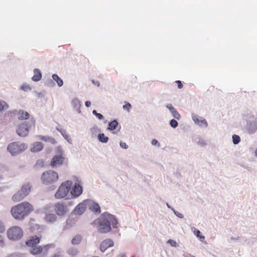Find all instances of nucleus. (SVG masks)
Instances as JSON below:
<instances>
[{"mask_svg": "<svg viewBox=\"0 0 257 257\" xmlns=\"http://www.w3.org/2000/svg\"><path fill=\"white\" fill-rule=\"evenodd\" d=\"M34 210L32 204L27 201H24L13 206L11 213L16 220H22Z\"/></svg>", "mask_w": 257, "mask_h": 257, "instance_id": "f257e3e1", "label": "nucleus"}, {"mask_svg": "<svg viewBox=\"0 0 257 257\" xmlns=\"http://www.w3.org/2000/svg\"><path fill=\"white\" fill-rule=\"evenodd\" d=\"M117 223V221L113 215L105 214L103 215L99 220L98 230L100 233H107L110 231L111 225L113 228H116Z\"/></svg>", "mask_w": 257, "mask_h": 257, "instance_id": "f03ea898", "label": "nucleus"}, {"mask_svg": "<svg viewBox=\"0 0 257 257\" xmlns=\"http://www.w3.org/2000/svg\"><path fill=\"white\" fill-rule=\"evenodd\" d=\"M31 186L29 183L24 184L21 189L17 192L12 197L15 202H19L28 196L31 191Z\"/></svg>", "mask_w": 257, "mask_h": 257, "instance_id": "7ed1b4c3", "label": "nucleus"}, {"mask_svg": "<svg viewBox=\"0 0 257 257\" xmlns=\"http://www.w3.org/2000/svg\"><path fill=\"white\" fill-rule=\"evenodd\" d=\"M72 185L71 181H66L60 186L57 191L55 194V196L57 199H62L65 197Z\"/></svg>", "mask_w": 257, "mask_h": 257, "instance_id": "20e7f679", "label": "nucleus"}, {"mask_svg": "<svg viewBox=\"0 0 257 257\" xmlns=\"http://www.w3.org/2000/svg\"><path fill=\"white\" fill-rule=\"evenodd\" d=\"M27 148V146L24 143L13 142L8 145L7 149L12 155H15L23 152Z\"/></svg>", "mask_w": 257, "mask_h": 257, "instance_id": "39448f33", "label": "nucleus"}, {"mask_svg": "<svg viewBox=\"0 0 257 257\" xmlns=\"http://www.w3.org/2000/svg\"><path fill=\"white\" fill-rule=\"evenodd\" d=\"M41 179L44 184L48 185L56 182L58 179V175L56 172L50 170L43 173Z\"/></svg>", "mask_w": 257, "mask_h": 257, "instance_id": "423d86ee", "label": "nucleus"}, {"mask_svg": "<svg viewBox=\"0 0 257 257\" xmlns=\"http://www.w3.org/2000/svg\"><path fill=\"white\" fill-rule=\"evenodd\" d=\"M8 237L11 240H18L23 235V232L21 227L18 226H14L7 230Z\"/></svg>", "mask_w": 257, "mask_h": 257, "instance_id": "0eeeda50", "label": "nucleus"}, {"mask_svg": "<svg viewBox=\"0 0 257 257\" xmlns=\"http://www.w3.org/2000/svg\"><path fill=\"white\" fill-rule=\"evenodd\" d=\"M64 157L62 151H60L59 154L54 156L50 162V165L52 167H57L63 164Z\"/></svg>", "mask_w": 257, "mask_h": 257, "instance_id": "6e6552de", "label": "nucleus"}, {"mask_svg": "<svg viewBox=\"0 0 257 257\" xmlns=\"http://www.w3.org/2000/svg\"><path fill=\"white\" fill-rule=\"evenodd\" d=\"M55 246V245L54 243L46 244L43 247L36 245L32 248L31 253L34 255L38 254L41 253L43 249L45 250L46 252H47L50 248H54Z\"/></svg>", "mask_w": 257, "mask_h": 257, "instance_id": "1a4fd4ad", "label": "nucleus"}, {"mask_svg": "<svg viewBox=\"0 0 257 257\" xmlns=\"http://www.w3.org/2000/svg\"><path fill=\"white\" fill-rule=\"evenodd\" d=\"M54 210L59 216H64L68 211L67 206L62 203H57L54 205Z\"/></svg>", "mask_w": 257, "mask_h": 257, "instance_id": "9d476101", "label": "nucleus"}, {"mask_svg": "<svg viewBox=\"0 0 257 257\" xmlns=\"http://www.w3.org/2000/svg\"><path fill=\"white\" fill-rule=\"evenodd\" d=\"M29 127L30 126H28L27 123H22L19 126L17 133L21 137H25L29 133Z\"/></svg>", "mask_w": 257, "mask_h": 257, "instance_id": "9b49d317", "label": "nucleus"}, {"mask_svg": "<svg viewBox=\"0 0 257 257\" xmlns=\"http://www.w3.org/2000/svg\"><path fill=\"white\" fill-rule=\"evenodd\" d=\"M88 201L85 200L77 205L74 209V213L76 215H81L85 211Z\"/></svg>", "mask_w": 257, "mask_h": 257, "instance_id": "f8f14e48", "label": "nucleus"}, {"mask_svg": "<svg viewBox=\"0 0 257 257\" xmlns=\"http://www.w3.org/2000/svg\"><path fill=\"white\" fill-rule=\"evenodd\" d=\"M82 193V188L79 184H75L72 188L71 194L74 197H77Z\"/></svg>", "mask_w": 257, "mask_h": 257, "instance_id": "ddd939ff", "label": "nucleus"}, {"mask_svg": "<svg viewBox=\"0 0 257 257\" xmlns=\"http://www.w3.org/2000/svg\"><path fill=\"white\" fill-rule=\"evenodd\" d=\"M113 245V241L110 239H106L101 242L100 245V249L102 251H104L108 247L112 246Z\"/></svg>", "mask_w": 257, "mask_h": 257, "instance_id": "4468645a", "label": "nucleus"}, {"mask_svg": "<svg viewBox=\"0 0 257 257\" xmlns=\"http://www.w3.org/2000/svg\"><path fill=\"white\" fill-rule=\"evenodd\" d=\"M192 119L195 123L201 126H207V122L206 120L202 117H199L197 115L194 114L192 115Z\"/></svg>", "mask_w": 257, "mask_h": 257, "instance_id": "2eb2a0df", "label": "nucleus"}, {"mask_svg": "<svg viewBox=\"0 0 257 257\" xmlns=\"http://www.w3.org/2000/svg\"><path fill=\"white\" fill-rule=\"evenodd\" d=\"M40 242V238L36 236H32L26 242V244L31 248L36 246Z\"/></svg>", "mask_w": 257, "mask_h": 257, "instance_id": "dca6fc26", "label": "nucleus"}, {"mask_svg": "<svg viewBox=\"0 0 257 257\" xmlns=\"http://www.w3.org/2000/svg\"><path fill=\"white\" fill-rule=\"evenodd\" d=\"M166 107L170 110V112L172 113L173 116L176 119H179L181 117V116L179 112L176 110V109L171 104H168L166 105Z\"/></svg>", "mask_w": 257, "mask_h": 257, "instance_id": "f3484780", "label": "nucleus"}, {"mask_svg": "<svg viewBox=\"0 0 257 257\" xmlns=\"http://www.w3.org/2000/svg\"><path fill=\"white\" fill-rule=\"evenodd\" d=\"M30 114L27 111L20 110L17 113L18 118L20 120L27 119L29 117Z\"/></svg>", "mask_w": 257, "mask_h": 257, "instance_id": "a211bd4d", "label": "nucleus"}, {"mask_svg": "<svg viewBox=\"0 0 257 257\" xmlns=\"http://www.w3.org/2000/svg\"><path fill=\"white\" fill-rule=\"evenodd\" d=\"M43 148V144L41 142L35 143L31 150L33 152H38L41 151Z\"/></svg>", "mask_w": 257, "mask_h": 257, "instance_id": "6ab92c4d", "label": "nucleus"}, {"mask_svg": "<svg viewBox=\"0 0 257 257\" xmlns=\"http://www.w3.org/2000/svg\"><path fill=\"white\" fill-rule=\"evenodd\" d=\"M42 78V74L38 69H35L34 70V75L32 79L34 81H38Z\"/></svg>", "mask_w": 257, "mask_h": 257, "instance_id": "aec40b11", "label": "nucleus"}, {"mask_svg": "<svg viewBox=\"0 0 257 257\" xmlns=\"http://www.w3.org/2000/svg\"><path fill=\"white\" fill-rule=\"evenodd\" d=\"M89 209L96 213H100V207L97 203H92L89 207Z\"/></svg>", "mask_w": 257, "mask_h": 257, "instance_id": "412c9836", "label": "nucleus"}, {"mask_svg": "<svg viewBox=\"0 0 257 257\" xmlns=\"http://www.w3.org/2000/svg\"><path fill=\"white\" fill-rule=\"evenodd\" d=\"M72 105H73V108L76 109L79 113L81 112V102L78 99L75 98L73 99L72 101Z\"/></svg>", "mask_w": 257, "mask_h": 257, "instance_id": "4be33fe9", "label": "nucleus"}, {"mask_svg": "<svg viewBox=\"0 0 257 257\" xmlns=\"http://www.w3.org/2000/svg\"><path fill=\"white\" fill-rule=\"evenodd\" d=\"M39 139L44 142H49L53 145L55 144L56 143V140L54 138L50 137L40 136Z\"/></svg>", "mask_w": 257, "mask_h": 257, "instance_id": "5701e85b", "label": "nucleus"}, {"mask_svg": "<svg viewBox=\"0 0 257 257\" xmlns=\"http://www.w3.org/2000/svg\"><path fill=\"white\" fill-rule=\"evenodd\" d=\"M56 219V216L52 213H49L46 215L45 220L49 222H53Z\"/></svg>", "mask_w": 257, "mask_h": 257, "instance_id": "b1692460", "label": "nucleus"}, {"mask_svg": "<svg viewBox=\"0 0 257 257\" xmlns=\"http://www.w3.org/2000/svg\"><path fill=\"white\" fill-rule=\"evenodd\" d=\"M53 79L56 81L59 87L62 86L63 85V81L61 78H60L59 76L56 74H54L52 75Z\"/></svg>", "mask_w": 257, "mask_h": 257, "instance_id": "393cba45", "label": "nucleus"}, {"mask_svg": "<svg viewBox=\"0 0 257 257\" xmlns=\"http://www.w3.org/2000/svg\"><path fill=\"white\" fill-rule=\"evenodd\" d=\"M81 240V236L80 235H77L75 236L71 240V243L73 244H78Z\"/></svg>", "mask_w": 257, "mask_h": 257, "instance_id": "a878e982", "label": "nucleus"}, {"mask_svg": "<svg viewBox=\"0 0 257 257\" xmlns=\"http://www.w3.org/2000/svg\"><path fill=\"white\" fill-rule=\"evenodd\" d=\"M98 139L102 143H106L108 140V138L105 136L103 134H99L98 135Z\"/></svg>", "mask_w": 257, "mask_h": 257, "instance_id": "bb28decb", "label": "nucleus"}, {"mask_svg": "<svg viewBox=\"0 0 257 257\" xmlns=\"http://www.w3.org/2000/svg\"><path fill=\"white\" fill-rule=\"evenodd\" d=\"M118 125V123L116 120H114L109 122L108 125V129L110 130H114Z\"/></svg>", "mask_w": 257, "mask_h": 257, "instance_id": "cd10ccee", "label": "nucleus"}, {"mask_svg": "<svg viewBox=\"0 0 257 257\" xmlns=\"http://www.w3.org/2000/svg\"><path fill=\"white\" fill-rule=\"evenodd\" d=\"M8 107V105L7 103L3 100H0V111Z\"/></svg>", "mask_w": 257, "mask_h": 257, "instance_id": "c85d7f7f", "label": "nucleus"}, {"mask_svg": "<svg viewBox=\"0 0 257 257\" xmlns=\"http://www.w3.org/2000/svg\"><path fill=\"white\" fill-rule=\"evenodd\" d=\"M232 140H233V143L234 144L236 145L239 143V142L240 141V139L238 136L236 135H233L232 136Z\"/></svg>", "mask_w": 257, "mask_h": 257, "instance_id": "c756f323", "label": "nucleus"}, {"mask_svg": "<svg viewBox=\"0 0 257 257\" xmlns=\"http://www.w3.org/2000/svg\"><path fill=\"white\" fill-rule=\"evenodd\" d=\"M122 107L124 110L129 112L132 108V105L129 102H125V104L123 105Z\"/></svg>", "mask_w": 257, "mask_h": 257, "instance_id": "7c9ffc66", "label": "nucleus"}, {"mask_svg": "<svg viewBox=\"0 0 257 257\" xmlns=\"http://www.w3.org/2000/svg\"><path fill=\"white\" fill-rule=\"evenodd\" d=\"M21 88L22 90L25 91L30 90L31 89V86L29 84H23L21 86Z\"/></svg>", "mask_w": 257, "mask_h": 257, "instance_id": "2f4dec72", "label": "nucleus"}, {"mask_svg": "<svg viewBox=\"0 0 257 257\" xmlns=\"http://www.w3.org/2000/svg\"><path fill=\"white\" fill-rule=\"evenodd\" d=\"M50 257H63L62 252L60 250H57L55 253L52 254Z\"/></svg>", "mask_w": 257, "mask_h": 257, "instance_id": "473e14b6", "label": "nucleus"}, {"mask_svg": "<svg viewBox=\"0 0 257 257\" xmlns=\"http://www.w3.org/2000/svg\"><path fill=\"white\" fill-rule=\"evenodd\" d=\"M170 125L174 128H175L178 125V122L175 119H171L170 122Z\"/></svg>", "mask_w": 257, "mask_h": 257, "instance_id": "72a5a7b5", "label": "nucleus"}, {"mask_svg": "<svg viewBox=\"0 0 257 257\" xmlns=\"http://www.w3.org/2000/svg\"><path fill=\"white\" fill-rule=\"evenodd\" d=\"M194 234L200 239H204V236L201 235V232L198 230H195L194 231Z\"/></svg>", "mask_w": 257, "mask_h": 257, "instance_id": "f704fd0d", "label": "nucleus"}, {"mask_svg": "<svg viewBox=\"0 0 257 257\" xmlns=\"http://www.w3.org/2000/svg\"><path fill=\"white\" fill-rule=\"evenodd\" d=\"M5 230V227L4 223L0 221V233H3Z\"/></svg>", "mask_w": 257, "mask_h": 257, "instance_id": "c9c22d12", "label": "nucleus"}, {"mask_svg": "<svg viewBox=\"0 0 257 257\" xmlns=\"http://www.w3.org/2000/svg\"><path fill=\"white\" fill-rule=\"evenodd\" d=\"M176 83L177 84V86L178 87V88L179 89H181L183 88V84L182 83L181 81H180V80H177L176 81Z\"/></svg>", "mask_w": 257, "mask_h": 257, "instance_id": "e433bc0d", "label": "nucleus"}, {"mask_svg": "<svg viewBox=\"0 0 257 257\" xmlns=\"http://www.w3.org/2000/svg\"><path fill=\"white\" fill-rule=\"evenodd\" d=\"M168 242H169V243H170V244L172 246H176V242L175 241L173 240H171V239H170L168 241Z\"/></svg>", "mask_w": 257, "mask_h": 257, "instance_id": "4c0bfd02", "label": "nucleus"}, {"mask_svg": "<svg viewBox=\"0 0 257 257\" xmlns=\"http://www.w3.org/2000/svg\"><path fill=\"white\" fill-rule=\"evenodd\" d=\"M120 147L123 148V149H127V145L125 143H123V142H120Z\"/></svg>", "mask_w": 257, "mask_h": 257, "instance_id": "58836bf2", "label": "nucleus"}, {"mask_svg": "<svg viewBox=\"0 0 257 257\" xmlns=\"http://www.w3.org/2000/svg\"><path fill=\"white\" fill-rule=\"evenodd\" d=\"M152 144L153 145H154V146H156V145H158V146H160V144L159 143H158V141L156 140V139H154L152 140Z\"/></svg>", "mask_w": 257, "mask_h": 257, "instance_id": "ea45409f", "label": "nucleus"}, {"mask_svg": "<svg viewBox=\"0 0 257 257\" xmlns=\"http://www.w3.org/2000/svg\"><path fill=\"white\" fill-rule=\"evenodd\" d=\"M5 242L2 235H0V246H3L4 245Z\"/></svg>", "mask_w": 257, "mask_h": 257, "instance_id": "a19ab883", "label": "nucleus"}, {"mask_svg": "<svg viewBox=\"0 0 257 257\" xmlns=\"http://www.w3.org/2000/svg\"><path fill=\"white\" fill-rule=\"evenodd\" d=\"M96 116L99 119H102L103 118V115L99 113H97V114H96Z\"/></svg>", "mask_w": 257, "mask_h": 257, "instance_id": "79ce46f5", "label": "nucleus"}, {"mask_svg": "<svg viewBox=\"0 0 257 257\" xmlns=\"http://www.w3.org/2000/svg\"><path fill=\"white\" fill-rule=\"evenodd\" d=\"M85 104L86 107H89L91 105V102L90 101H86Z\"/></svg>", "mask_w": 257, "mask_h": 257, "instance_id": "37998d69", "label": "nucleus"}, {"mask_svg": "<svg viewBox=\"0 0 257 257\" xmlns=\"http://www.w3.org/2000/svg\"><path fill=\"white\" fill-rule=\"evenodd\" d=\"M92 113H93V114H94V115L96 116V114H97V112L96 110H93L92 111Z\"/></svg>", "mask_w": 257, "mask_h": 257, "instance_id": "c03bdc74", "label": "nucleus"}, {"mask_svg": "<svg viewBox=\"0 0 257 257\" xmlns=\"http://www.w3.org/2000/svg\"><path fill=\"white\" fill-rule=\"evenodd\" d=\"M255 155L257 156V149L255 150Z\"/></svg>", "mask_w": 257, "mask_h": 257, "instance_id": "a18cd8bd", "label": "nucleus"}, {"mask_svg": "<svg viewBox=\"0 0 257 257\" xmlns=\"http://www.w3.org/2000/svg\"><path fill=\"white\" fill-rule=\"evenodd\" d=\"M125 255L124 254L123 255H122L121 257H125Z\"/></svg>", "mask_w": 257, "mask_h": 257, "instance_id": "49530a36", "label": "nucleus"}, {"mask_svg": "<svg viewBox=\"0 0 257 257\" xmlns=\"http://www.w3.org/2000/svg\"><path fill=\"white\" fill-rule=\"evenodd\" d=\"M8 257H13V255H10V256H9Z\"/></svg>", "mask_w": 257, "mask_h": 257, "instance_id": "de8ad7c7", "label": "nucleus"}, {"mask_svg": "<svg viewBox=\"0 0 257 257\" xmlns=\"http://www.w3.org/2000/svg\"><path fill=\"white\" fill-rule=\"evenodd\" d=\"M132 257H135L134 256H132Z\"/></svg>", "mask_w": 257, "mask_h": 257, "instance_id": "09e8293b", "label": "nucleus"}]
</instances>
